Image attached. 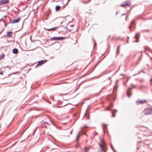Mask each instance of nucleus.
Wrapping results in <instances>:
<instances>
[{
    "label": "nucleus",
    "instance_id": "1",
    "mask_svg": "<svg viewBox=\"0 0 152 152\" xmlns=\"http://www.w3.org/2000/svg\"><path fill=\"white\" fill-rule=\"evenodd\" d=\"M143 113L145 115H151L152 114V109L150 108H145L143 110Z\"/></svg>",
    "mask_w": 152,
    "mask_h": 152
},
{
    "label": "nucleus",
    "instance_id": "2",
    "mask_svg": "<svg viewBox=\"0 0 152 152\" xmlns=\"http://www.w3.org/2000/svg\"><path fill=\"white\" fill-rule=\"evenodd\" d=\"M120 6L124 7H126V6L130 7L131 3L129 1H127L124 2L122 4H121Z\"/></svg>",
    "mask_w": 152,
    "mask_h": 152
},
{
    "label": "nucleus",
    "instance_id": "3",
    "mask_svg": "<svg viewBox=\"0 0 152 152\" xmlns=\"http://www.w3.org/2000/svg\"><path fill=\"white\" fill-rule=\"evenodd\" d=\"M131 87H129V89L126 91V94L128 97H130V94H131V93L129 92V91H131L132 89L134 88L135 85L133 84L132 83L131 85Z\"/></svg>",
    "mask_w": 152,
    "mask_h": 152
},
{
    "label": "nucleus",
    "instance_id": "4",
    "mask_svg": "<svg viewBox=\"0 0 152 152\" xmlns=\"http://www.w3.org/2000/svg\"><path fill=\"white\" fill-rule=\"evenodd\" d=\"M64 37H54L50 39V41L61 40L64 39Z\"/></svg>",
    "mask_w": 152,
    "mask_h": 152
},
{
    "label": "nucleus",
    "instance_id": "5",
    "mask_svg": "<svg viewBox=\"0 0 152 152\" xmlns=\"http://www.w3.org/2000/svg\"><path fill=\"white\" fill-rule=\"evenodd\" d=\"M100 142H102V144H103V145H102L101 144H99V146L101 147V148H102V150L104 152H106V151L105 149L104 148V147L103 146V145L104 144L105 142H103L102 141V140L100 139Z\"/></svg>",
    "mask_w": 152,
    "mask_h": 152
},
{
    "label": "nucleus",
    "instance_id": "6",
    "mask_svg": "<svg viewBox=\"0 0 152 152\" xmlns=\"http://www.w3.org/2000/svg\"><path fill=\"white\" fill-rule=\"evenodd\" d=\"M146 102L147 100H146L140 101L137 100L136 102V103L137 104H142L146 103Z\"/></svg>",
    "mask_w": 152,
    "mask_h": 152
},
{
    "label": "nucleus",
    "instance_id": "7",
    "mask_svg": "<svg viewBox=\"0 0 152 152\" xmlns=\"http://www.w3.org/2000/svg\"><path fill=\"white\" fill-rule=\"evenodd\" d=\"M45 60H43L39 61L38 62L37 66H36V67H37L38 66H40L42 65V64L45 63Z\"/></svg>",
    "mask_w": 152,
    "mask_h": 152
},
{
    "label": "nucleus",
    "instance_id": "8",
    "mask_svg": "<svg viewBox=\"0 0 152 152\" xmlns=\"http://www.w3.org/2000/svg\"><path fill=\"white\" fill-rule=\"evenodd\" d=\"M1 5H4L8 3L9 0H2L0 1Z\"/></svg>",
    "mask_w": 152,
    "mask_h": 152
},
{
    "label": "nucleus",
    "instance_id": "9",
    "mask_svg": "<svg viewBox=\"0 0 152 152\" xmlns=\"http://www.w3.org/2000/svg\"><path fill=\"white\" fill-rule=\"evenodd\" d=\"M58 27H54L51 28H50V29H47L45 28H44V29L45 30V31H54L56 30V29L57 28H58Z\"/></svg>",
    "mask_w": 152,
    "mask_h": 152
},
{
    "label": "nucleus",
    "instance_id": "10",
    "mask_svg": "<svg viewBox=\"0 0 152 152\" xmlns=\"http://www.w3.org/2000/svg\"><path fill=\"white\" fill-rule=\"evenodd\" d=\"M20 18H18L17 19H15L13 21H12L11 23H17L20 20Z\"/></svg>",
    "mask_w": 152,
    "mask_h": 152
},
{
    "label": "nucleus",
    "instance_id": "11",
    "mask_svg": "<svg viewBox=\"0 0 152 152\" xmlns=\"http://www.w3.org/2000/svg\"><path fill=\"white\" fill-rule=\"evenodd\" d=\"M12 31H8L7 32V36L9 37H12Z\"/></svg>",
    "mask_w": 152,
    "mask_h": 152
},
{
    "label": "nucleus",
    "instance_id": "12",
    "mask_svg": "<svg viewBox=\"0 0 152 152\" xmlns=\"http://www.w3.org/2000/svg\"><path fill=\"white\" fill-rule=\"evenodd\" d=\"M12 53L14 54H17L18 53V50L17 48H15L13 50Z\"/></svg>",
    "mask_w": 152,
    "mask_h": 152
},
{
    "label": "nucleus",
    "instance_id": "13",
    "mask_svg": "<svg viewBox=\"0 0 152 152\" xmlns=\"http://www.w3.org/2000/svg\"><path fill=\"white\" fill-rule=\"evenodd\" d=\"M61 7L59 5H57L56 7V11H58L61 9Z\"/></svg>",
    "mask_w": 152,
    "mask_h": 152
},
{
    "label": "nucleus",
    "instance_id": "14",
    "mask_svg": "<svg viewBox=\"0 0 152 152\" xmlns=\"http://www.w3.org/2000/svg\"><path fill=\"white\" fill-rule=\"evenodd\" d=\"M47 124L49 125L48 123L47 122L44 121H42L41 122V125H43L44 124Z\"/></svg>",
    "mask_w": 152,
    "mask_h": 152
},
{
    "label": "nucleus",
    "instance_id": "15",
    "mask_svg": "<svg viewBox=\"0 0 152 152\" xmlns=\"http://www.w3.org/2000/svg\"><path fill=\"white\" fill-rule=\"evenodd\" d=\"M134 23V21H133L131 22L130 23V26L129 27V28L131 30V26H132L134 25L133 23Z\"/></svg>",
    "mask_w": 152,
    "mask_h": 152
},
{
    "label": "nucleus",
    "instance_id": "16",
    "mask_svg": "<svg viewBox=\"0 0 152 152\" xmlns=\"http://www.w3.org/2000/svg\"><path fill=\"white\" fill-rule=\"evenodd\" d=\"M80 132H79L77 135V139H76V141H78V139H79V138L80 137Z\"/></svg>",
    "mask_w": 152,
    "mask_h": 152
},
{
    "label": "nucleus",
    "instance_id": "17",
    "mask_svg": "<svg viewBox=\"0 0 152 152\" xmlns=\"http://www.w3.org/2000/svg\"><path fill=\"white\" fill-rule=\"evenodd\" d=\"M89 149V148H85L84 151L85 152H88V151Z\"/></svg>",
    "mask_w": 152,
    "mask_h": 152
},
{
    "label": "nucleus",
    "instance_id": "18",
    "mask_svg": "<svg viewBox=\"0 0 152 152\" xmlns=\"http://www.w3.org/2000/svg\"><path fill=\"white\" fill-rule=\"evenodd\" d=\"M119 48H117V51L116 52V54L117 55H118L119 53Z\"/></svg>",
    "mask_w": 152,
    "mask_h": 152
},
{
    "label": "nucleus",
    "instance_id": "19",
    "mask_svg": "<svg viewBox=\"0 0 152 152\" xmlns=\"http://www.w3.org/2000/svg\"><path fill=\"white\" fill-rule=\"evenodd\" d=\"M102 126L103 127V129L104 131V129H106V125L105 124H103Z\"/></svg>",
    "mask_w": 152,
    "mask_h": 152
},
{
    "label": "nucleus",
    "instance_id": "20",
    "mask_svg": "<svg viewBox=\"0 0 152 152\" xmlns=\"http://www.w3.org/2000/svg\"><path fill=\"white\" fill-rule=\"evenodd\" d=\"M138 35H140L138 33H136V35H135V36H134L135 38H136L137 39V38L138 37H137Z\"/></svg>",
    "mask_w": 152,
    "mask_h": 152
},
{
    "label": "nucleus",
    "instance_id": "21",
    "mask_svg": "<svg viewBox=\"0 0 152 152\" xmlns=\"http://www.w3.org/2000/svg\"><path fill=\"white\" fill-rule=\"evenodd\" d=\"M1 58H4L5 57V55L4 53H2L1 56Z\"/></svg>",
    "mask_w": 152,
    "mask_h": 152
},
{
    "label": "nucleus",
    "instance_id": "22",
    "mask_svg": "<svg viewBox=\"0 0 152 152\" xmlns=\"http://www.w3.org/2000/svg\"><path fill=\"white\" fill-rule=\"evenodd\" d=\"M111 147L112 149V150H113V151L114 152H115V151H116L114 149L113 146H112V145H111Z\"/></svg>",
    "mask_w": 152,
    "mask_h": 152
},
{
    "label": "nucleus",
    "instance_id": "23",
    "mask_svg": "<svg viewBox=\"0 0 152 152\" xmlns=\"http://www.w3.org/2000/svg\"><path fill=\"white\" fill-rule=\"evenodd\" d=\"M112 117H115V114H114V113H113V112H112Z\"/></svg>",
    "mask_w": 152,
    "mask_h": 152
},
{
    "label": "nucleus",
    "instance_id": "24",
    "mask_svg": "<svg viewBox=\"0 0 152 152\" xmlns=\"http://www.w3.org/2000/svg\"><path fill=\"white\" fill-rule=\"evenodd\" d=\"M141 72V71H140V72H138L137 74H134V75H133V76H135V75H138V74H140V73Z\"/></svg>",
    "mask_w": 152,
    "mask_h": 152
},
{
    "label": "nucleus",
    "instance_id": "25",
    "mask_svg": "<svg viewBox=\"0 0 152 152\" xmlns=\"http://www.w3.org/2000/svg\"><path fill=\"white\" fill-rule=\"evenodd\" d=\"M117 112V110H113L112 112H113V113H115Z\"/></svg>",
    "mask_w": 152,
    "mask_h": 152
},
{
    "label": "nucleus",
    "instance_id": "26",
    "mask_svg": "<svg viewBox=\"0 0 152 152\" xmlns=\"http://www.w3.org/2000/svg\"><path fill=\"white\" fill-rule=\"evenodd\" d=\"M108 79L109 80H110V82L109 83V84H110L111 82V77H109L108 78Z\"/></svg>",
    "mask_w": 152,
    "mask_h": 152
},
{
    "label": "nucleus",
    "instance_id": "27",
    "mask_svg": "<svg viewBox=\"0 0 152 152\" xmlns=\"http://www.w3.org/2000/svg\"><path fill=\"white\" fill-rule=\"evenodd\" d=\"M69 104L68 103H67V104H64V105H62V107L65 106L66 105H67V104Z\"/></svg>",
    "mask_w": 152,
    "mask_h": 152
},
{
    "label": "nucleus",
    "instance_id": "28",
    "mask_svg": "<svg viewBox=\"0 0 152 152\" xmlns=\"http://www.w3.org/2000/svg\"><path fill=\"white\" fill-rule=\"evenodd\" d=\"M74 26H75L74 25H70V27H73Z\"/></svg>",
    "mask_w": 152,
    "mask_h": 152
},
{
    "label": "nucleus",
    "instance_id": "29",
    "mask_svg": "<svg viewBox=\"0 0 152 152\" xmlns=\"http://www.w3.org/2000/svg\"><path fill=\"white\" fill-rule=\"evenodd\" d=\"M0 74L1 75H3V73L2 72H0Z\"/></svg>",
    "mask_w": 152,
    "mask_h": 152
},
{
    "label": "nucleus",
    "instance_id": "30",
    "mask_svg": "<svg viewBox=\"0 0 152 152\" xmlns=\"http://www.w3.org/2000/svg\"><path fill=\"white\" fill-rule=\"evenodd\" d=\"M7 67L9 69H10V66H7Z\"/></svg>",
    "mask_w": 152,
    "mask_h": 152
},
{
    "label": "nucleus",
    "instance_id": "31",
    "mask_svg": "<svg viewBox=\"0 0 152 152\" xmlns=\"http://www.w3.org/2000/svg\"><path fill=\"white\" fill-rule=\"evenodd\" d=\"M85 116H86V118H87V113H86L85 114Z\"/></svg>",
    "mask_w": 152,
    "mask_h": 152
},
{
    "label": "nucleus",
    "instance_id": "32",
    "mask_svg": "<svg viewBox=\"0 0 152 152\" xmlns=\"http://www.w3.org/2000/svg\"><path fill=\"white\" fill-rule=\"evenodd\" d=\"M3 30H4V29H2V31H1V32H0V34H1L2 32H3Z\"/></svg>",
    "mask_w": 152,
    "mask_h": 152
},
{
    "label": "nucleus",
    "instance_id": "33",
    "mask_svg": "<svg viewBox=\"0 0 152 152\" xmlns=\"http://www.w3.org/2000/svg\"><path fill=\"white\" fill-rule=\"evenodd\" d=\"M3 21V18H1L0 19V22Z\"/></svg>",
    "mask_w": 152,
    "mask_h": 152
},
{
    "label": "nucleus",
    "instance_id": "34",
    "mask_svg": "<svg viewBox=\"0 0 152 152\" xmlns=\"http://www.w3.org/2000/svg\"><path fill=\"white\" fill-rule=\"evenodd\" d=\"M146 50V48H145V49H144V52H145Z\"/></svg>",
    "mask_w": 152,
    "mask_h": 152
},
{
    "label": "nucleus",
    "instance_id": "35",
    "mask_svg": "<svg viewBox=\"0 0 152 152\" xmlns=\"http://www.w3.org/2000/svg\"><path fill=\"white\" fill-rule=\"evenodd\" d=\"M65 28H66V29H67V30H68V28H67V27H66H66H65Z\"/></svg>",
    "mask_w": 152,
    "mask_h": 152
},
{
    "label": "nucleus",
    "instance_id": "36",
    "mask_svg": "<svg viewBox=\"0 0 152 152\" xmlns=\"http://www.w3.org/2000/svg\"><path fill=\"white\" fill-rule=\"evenodd\" d=\"M97 134V133L96 132L95 134H94V135H96Z\"/></svg>",
    "mask_w": 152,
    "mask_h": 152
},
{
    "label": "nucleus",
    "instance_id": "37",
    "mask_svg": "<svg viewBox=\"0 0 152 152\" xmlns=\"http://www.w3.org/2000/svg\"><path fill=\"white\" fill-rule=\"evenodd\" d=\"M116 83H117L118 82V80H116Z\"/></svg>",
    "mask_w": 152,
    "mask_h": 152
},
{
    "label": "nucleus",
    "instance_id": "38",
    "mask_svg": "<svg viewBox=\"0 0 152 152\" xmlns=\"http://www.w3.org/2000/svg\"><path fill=\"white\" fill-rule=\"evenodd\" d=\"M72 130L71 131V132H70V134H71L72 133Z\"/></svg>",
    "mask_w": 152,
    "mask_h": 152
},
{
    "label": "nucleus",
    "instance_id": "39",
    "mask_svg": "<svg viewBox=\"0 0 152 152\" xmlns=\"http://www.w3.org/2000/svg\"><path fill=\"white\" fill-rule=\"evenodd\" d=\"M1 59H2V58H1V55H0V61L1 60Z\"/></svg>",
    "mask_w": 152,
    "mask_h": 152
},
{
    "label": "nucleus",
    "instance_id": "40",
    "mask_svg": "<svg viewBox=\"0 0 152 152\" xmlns=\"http://www.w3.org/2000/svg\"><path fill=\"white\" fill-rule=\"evenodd\" d=\"M121 66V65L120 66H119V68L118 69V70H117V71H118L119 70V69H120V66Z\"/></svg>",
    "mask_w": 152,
    "mask_h": 152
},
{
    "label": "nucleus",
    "instance_id": "41",
    "mask_svg": "<svg viewBox=\"0 0 152 152\" xmlns=\"http://www.w3.org/2000/svg\"><path fill=\"white\" fill-rule=\"evenodd\" d=\"M110 106H111V107L113 106V105L111 104H110Z\"/></svg>",
    "mask_w": 152,
    "mask_h": 152
},
{
    "label": "nucleus",
    "instance_id": "42",
    "mask_svg": "<svg viewBox=\"0 0 152 152\" xmlns=\"http://www.w3.org/2000/svg\"><path fill=\"white\" fill-rule=\"evenodd\" d=\"M120 46L119 45H118V47L117 48H119V47H120Z\"/></svg>",
    "mask_w": 152,
    "mask_h": 152
},
{
    "label": "nucleus",
    "instance_id": "43",
    "mask_svg": "<svg viewBox=\"0 0 152 152\" xmlns=\"http://www.w3.org/2000/svg\"><path fill=\"white\" fill-rule=\"evenodd\" d=\"M50 121L51 122V123H52V124L54 125V124L53 123L52 121L51 120H50Z\"/></svg>",
    "mask_w": 152,
    "mask_h": 152
},
{
    "label": "nucleus",
    "instance_id": "44",
    "mask_svg": "<svg viewBox=\"0 0 152 152\" xmlns=\"http://www.w3.org/2000/svg\"><path fill=\"white\" fill-rule=\"evenodd\" d=\"M125 15V13H124V14H122V16H123V15Z\"/></svg>",
    "mask_w": 152,
    "mask_h": 152
},
{
    "label": "nucleus",
    "instance_id": "45",
    "mask_svg": "<svg viewBox=\"0 0 152 152\" xmlns=\"http://www.w3.org/2000/svg\"><path fill=\"white\" fill-rule=\"evenodd\" d=\"M136 42H138V40H137V39H136Z\"/></svg>",
    "mask_w": 152,
    "mask_h": 152
},
{
    "label": "nucleus",
    "instance_id": "46",
    "mask_svg": "<svg viewBox=\"0 0 152 152\" xmlns=\"http://www.w3.org/2000/svg\"><path fill=\"white\" fill-rule=\"evenodd\" d=\"M69 31H71V30L70 29H68Z\"/></svg>",
    "mask_w": 152,
    "mask_h": 152
},
{
    "label": "nucleus",
    "instance_id": "47",
    "mask_svg": "<svg viewBox=\"0 0 152 152\" xmlns=\"http://www.w3.org/2000/svg\"><path fill=\"white\" fill-rule=\"evenodd\" d=\"M4 22V23L5 24V26H6V24L5 22Z\"/></svg>",
    "mask_w": 152,
    "mask_h": 152
},
{
    "label": "nucleus",
    "instance_id": "48",
    "mask_svg": "<svg viewBox=\"0 0 152 152\" xmlns=\"http://www.w3.org/2000/svg\"><path fill=\"white\" fill-rule=\"evenodd\" d=\"M152 79H151L150 80V82L151 83V82L152 81Z\"/></svg>",
    "mask_w": 152,
    "mask_h": 152
},
{
    "label": "nucleus",
    "instance_id": "49",
    "mask_svg": "<svg viewBox=\"0 0 152 152\" xmlns=\"http://www.w3.org/2000/svg\"><path fill=\"white\" fill-rule=\"evenodd\" d=\"M117 13H118V12H116V15H117Z\"/></svg>",
    "mask_w": 152,
    "mask_h": 152
},
{
    "label": "nucleus",
    "instance_id": "50",
    "mask_svg": "<svg viewBox=\"0 0 152 152\" xmlns=\"http://www.w3.org/2000/svg\"><path fill=\"white\" fill-rule=\"evenodd\" d=\"M142 80H140V82H142Z\"/></svg>",
    "mask_w": 152,
    "mask_h": 152
},
{
    "label": "nucleus",
    "instance_id": "51",
    "mask_svg": "<svg viewBox=\"0 0 152 152\" xmlns=\"http://www.w3.org/2000/svg\"><path fill=\"white\" fill-rule=\"evenodd\" d=\"M66 124V123H63V124Z\"/></svg>",
    "mask_w": 152,
    "mask_h": 152
},
{
    "label": "nucleus",
    "instance_id": "52",
    "mask_svg": "<svg viewBox=\"0 0 152 152\" xmlns=\"http://www.w3.org/2000/svg\"><path fill=\"white\" fill-rule=\"evenodd\" d=\"M121 75H123L124 74H121Z\"/></svg>",
    "mask_w": 152,
    "mask_h": 152
},
{
    "label": "nucleus",
    "instance_id": "53",
    "mask_svg": "<svg viewBox=\"0 0 152 152\" xmlns=\"http://www.w3.org/2000/svg\"><path fill=\"white\" fill-rule=\"evenodd\" d=\"M107 109L108 110H109V108H107Z\"/></svg>",
    "mask_w": 152,
    "mask_h": 152
},
{
    "label": "nucleus",
    "instance_id": "54",
    "mask_svg": "<svg viewBox=\"0 0 152 152\" xmlns=\"http://www.w3.org/2000/svg\"><path fill=\"white\" fill-rule=\"evenodd\" d=\"M129 38V37L128 36L127 37V39H128Z\"/></svg>",
    "mask_w": 152,
    "mask_h": 152
},
{
    "label": "nucleus",
    "instance_id": "55",
    "mask_svg": "<svg viewBox=\"0 0 152 152\" xmlns=\"http://www.w3.org/2000/svg\"><path fill=\"white\" fill-rule=\"evenodd\" d=\"M51 99H52V100H54V99L53 98H51Z\"/></svg>",
    "mask_w": 152,
    "mask_h": 152
},
{
    "label": "nucleus",
    "instance_id": "56",
    "mask_svg": "<svg viewBox=\"0 0 152 152\" xmlns=\"http://www.w3.org/2000/svg\"><path fill=\"white\" fill-rule=\"evenodd\" d=\"M46 128H47V127L46 126H44Z\"/></svg>",
    "mask_w": 152,
    "mask_h": 152
},
{
    "label": "nucleus",
    "instance_id": "57",
    "mask_svg": "<svg viewBox=\"0 0 152 152\" xmlns=\"http://www.w3.org/2000/svg\"><path fill=\"white\" fill-rule=\"evenodd\" d=\"M6 17H7V16H4V17H5V18H6Z\"/></svg>",
    "mask_w": 152,
    "mask_h": 152
},
{
    "label": "nucleus",
    "instance_id": "58",
    "mask_svg": "<svg viewBox=\"0 0 152 152\" xmlns=\"http://www.w3.org/2000/svg\"><path fill=\"white\" fill-rule=\"evenodd\" d=\"M127 43H128V41H127Z\"/></svg>",
    "mask_w": 152,
    "mask_h": 152
},
{
    "label": "nucleus",
    "instance_id": "59",
    "mask_svg": "<svg viewBox=\"0 0 152 152\" xmlns=\"http://www.w3.org/2000/svg\"><path fill=\"white\" fill-rule=\"evenodd\" d=\"M141 53H142V51H141Z\"/></svg>",
    "mask_w": 152,
    "mask_h": 152
},
{
    "label": "nucleus",
    "instance_id": "60",
    "mask_svg": "<svg viewBox=\"0 0 152 152\" xmlns=\"http://www.w3.org/2000/svg\"><path fill=\"white\" fill-rule=\"evenodd\" d=\"M126 18H125V19H126Z\"/></svg>",
    "mask_w": 152,
    "mask_h": 152
},
{
    "label": "nucleus",
    "instance_id": "61",
    "mask_svg": "<svg viewBox=\"0 0 152 152\" xmlns=\"http://www.w3.org/2000/svg\"><path fill=\"white\" fill-rule=\"evenodd\" d=\"M151 60L152 61V58H151Z\"/></svg>",
    "mask_w": 152,
    "mask_h": 152
}]
</instances>
